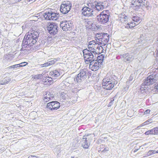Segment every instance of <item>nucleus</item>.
<instances>
[{
    "mask_svg": "<svg viewBox=\"0 0 158 158\" xmlns=\"http://www.w3.org/2000/svg\"><path fill=\"white\" fill-rule=\"evenodd\" d=\"M88 48L89 50L92 52L89 54L84 55L83 56L85 61H93L96 58L98 60L99 58V52L97 51V49L99 48V44L98 41L94 40H92L89 43Z\"/></svg>",
    "mask_w": 158,
    "mask_h": 158,
    "instance_id": "f257e3e1",
    "label": "nucleus"
},
{
    "mask_svg": "<svg viewBox=\"0 0 158 158\" xmlns=\"http://www.w3.org/2000/svg\"><path fill=\"white\" fill-rule=\"evenodd\" d=\"M39 34V31L35 29V27L31 28L24 37L23 39L24 45L26 46L28 44L32 45L35 44L38 39Z\"/></svg>",
    "mask_w": 158,
    "mask_h": 158,
    "instance_id": "f03ea898",
    "label": "nucleus"
},
{
    "mask_svg": "<svg viewBox=\"0 0 158 158\" xmlns=\"http://www.w3.org/2000/svg\"><path fill=\"white\" fill-rule=\"evenodd\" d=\"M156 75V73H153L149 76L147 78L143 81L138 91L139 94H144L148 91V86L153 84L158 79V78Z\"/></svg>",
    "mask_w": 158,
    "mask_h": 158,
    "instance_id": "7ed1b4c3",
    "label": "nucleus"
},
{
    "mask_svg": "<svg viewBox=\"0 0 158 158\" xmlns=\"http://www.w3.org/2000/svg\"><path fill=\"white\" fill-rule=\"evenodd\" d=\"M117 83V81L112 77H106L102 80V86L105 89L110 90L113 88L114 85H116Z\"/></svg>",
    "mask_w": 158,
    "mask_h": 158,
    "instance_id": "20e7f679",
    "label": "nucleus"
},
{
    "mask_svg": "<svg viewBox=\"0 0 158 158\" xmlns=\"http://www.w3.org/2000/svg\"><path fill=\"white\" fill-rule=\"evenodd\" d=\"M44 16L46 20H56L58 19L59 15L58 13H53L51 11L50 12H46Z\"/></svg>",
    "mask_w": 158,
    "mask_h": 158,
    "instance_id": "39448f33",
    "label": "nucleus"
},
{
    "mask_svg": "<svg viewBox=\"0 0 158 158\" xmlns=\"http://www.w3.org/2000/svg\"><path fill=\"white\" fill-rule=\"evenodd\" d=\"M60 106V103L57 101H54L47 104L46 108L48 110L53 111L58 109Z\"/></svg>",
    "mask_w": 158,
    "mask_h": 158,
    "instance_id": "423d86ee",
    "label": "nucleus"
},
{
    "mask_svg": "<svg viewBox=\"0 0 158 158\" xmlns=\"http://www.w3.org/2000/svg\"><path fill=\"white\" fill-rule=\"evenodd\" d=\"M145 2L146 0H133L131 2L132 5L134 6L133 8L135 11H139L141 9L140 4L145 5Z\"/></svg>",
    "mask_w": 158,
    "mask_h": 158,
    "instance_id": "0eeeda50",
    "label": "nucleus"
},
{
    "mask_svg": "<svg viewBox=\"0 0 158 158\" xmlns=\"http://www.w3.org/2000/svg\"><path fill=\"white\" fill-rule=\"evenodd\" d=\"M86 70L84 69L80 71V73L77 75L76 78H74V81L76 80L77 82L83 81L87 77Z\"/></svg>",
    "mask_w": 158,
    "mask_h": 158,
    "instance_id": "6e6552de",
    "label": "nucleus"
},
{
    "mask_svg": "<svg viewBox=\"0 0 158 158\" xmlns=\"http://www.w3.org/2000/svg\"><path fill=\"white\" fill-rule=\"evenodd\" d=\"M47 28V30L50 34H52L53 35H55L58 31V26L56 23H52L48 24Z\"/></svg>",
    "mask_w": 158,
    "mask_h": 158,
    "instance_id": "1a4fd4ad",
    "label": "nucleus"
},
{
    "mask_svg": "<svg viewBox=\"0 0 158 158\" xmlns=\"http://www.w3.org/2000/svg\"><path fill=\"white\" fill-rule=\"evenodd\" d=\"M72 24L71 23L67 21H62L60 22V26L64 31L70 30Z\"/></svg>",
    "mask_w": 158,
    "mask_h": 158,
    "instance_id": "9d476101",
    "label": "nucleus"
},
{
    "mask_svg": "<svg viewBox=\"0 0 158 158\" xmlns=\"http://www.w3.org/2000/svg\"><path fill=\"white\" fill-rule=\"evenodd\" d=\"M81 11L82 15L85 16H91L93 15L92 13L93 11V9L88 7H84L82 9Z\"/></svg>",
    "mask_w": 158,
    "mask_h": 158,
    "instance_id": "9b49d317",
    "label": "nucleus"
},
{
    "mask_svg": "<svg viewBox=\"0 0 158 158\" xmlns=\"http://www.w3.org/2000/svg\"><path fill=\"white\" fill-rule=\"evenodd\" d=\"M121 57L123 59L125 62L129 63L134 59V57L132 54L128 53H125L121 56Z\"/></svg>",
    "mask_w": 158,
    "mask_h": 158,
    "instance_id": "f8f14e48",
    "label": "nucleus"
},
{
    "mask_svg": "<svg viewBox=\"0 0 158 158\" xmlns=\"http://www.w3.org/2000/svg\"><path fill=\"white\" fill-rule=\"evenodd\" d=\"M109 16L106 14H104L103 11L99 14V23L104 24L108 22Z\"/></svg>",
    "mask_w": 158,
    "mask_h": 158,
    "instance_id": "ddd939ff",
    "label": "nucleus"
},
{
    "mask_svg": "<svg viewBox=\"0 0 158 158\" xmlns=\"http://www.w3.org/2000/svg\"><path fill=\"white\" fill-rule=\"evenodd\" d=\"M108 36V35L107 34L99 33V44H101L103 42H104V44L106 43L109 40Z\"/></svg>",
    "mask_w": 158,
    "mask_h": 158,
    "instance_id": "4468645a",
    "label": "nucleus"
},
{
    "mask_svg": "<svg viewBox=\"0 0 158 158\" xmlns=\"http://www.w3.org/2000/svg\"><path fill=\"white\" fill-rule=\"evenodd\" d=\"M88 134L84 135L81 141L82 146L85 149L88 148L89 145V144L87 142L88 140H87L88 139Z\"/></svg>",
    "mask_w": 158,
    "mask_h": 158,
    "instance_id": "2eb2a0df",
    "label": "nucleus"
},
{
    "mask_svg": "<svg viewBox=\"0 0 158 158\" xmlns=\"http://www.w3.org/2000/svg\"><path fill=\"white\" fill-rule=\"evenodd\" d=\"M91 63L94 64L91 67L92 70L94 71L98 70L99 69V59L98 58L97 60L96 58L94 60L92 61Z\"/></svg>",
    "mask_w": 158,
    "mask_h": 158,
    "instance_id": "dca6fc26",
    "label": "nucleus"
},
{
    "mask_svg": "<svg viewBox=\"0 0 158 158\" xmlns=\"http://www.w3.org/2000/svg\"><path fill=\"white\" fill-rule=\"evenodd\" d=\"M44 101L45 102H48L50 100H52L53 98V95L49 92H47L44 95Z\"/></svg>",
    "mask_w": 158,
    "mask_h": 158,
    "instance_id": "f3484780",
    "label": "nucleus"
},
{
    "mask_svg": "<svg viewBox=\"0 0 158 158\" xmlns=\"http://www.w3.org/2000/svg\"><path fill=\"white\" fill-rule=\"evenodd\" d=\"M52 60H50L43 64H41V66L42 67H47L49 65H51L54 64L57 61V60L56 59H52Z\"/></svg>",
    "mask_w": 158,
    "mask_h": 158,
    "instance_id": "a211bd4d",
    "label": "nucleus"
},
{
    "mask_svg": "<svg viewBox=\"0 0 158 158\" xmlns=\"http://www.w3.org/2000/svg\"><path fill=\"white\" fill-rule=\"evenodd\" d=\"M50 75H51L54 78H56L60 75V73L57 70H55L50 72Z\"/></svg>",
    "mask_w": 158,
    "mask_h": 158,
    "instance_id": "6ab92c4d",
    "label": "nucleus"
},
{
    "mask_svg": "<svg viewBox=\"0 0 158 158\" xmlns=\"http://www.w3.org/2000/svg\"><path fill=\"white\" fill-rule=\"evenodd\" d=\"M43 81L44 82H46L47 84L51 85L52 84V78L48 76H46L43 79Z\"/></svg>",
    "mask_w": 158,
    "mask_h": 158,
    "instance_id": "aec40b11",
    "label": "nucleus"
},
{
    "mask_svg": "<svg viewBox=\"0 0 158 158\" xmlns=\"http://www.w3.org/2000/svg\"><path fill=\"white\" fill-rule=\"evenodd\" d=\"M64 4H61L60 8V11L63 14H66L69 11L66 9V7H65V6Z\"/></svg>",
    "mask_w": 158,
    "mask_h": 158,
    "instance_id": "412c9836",
    "label": "nucleus"
},
{
    "mask_svg": "<svg viewBox=\"0 0 158 158\" xmlns=\"http://www.w3.org/2000/svg\"><path fill=\"white\" fill-rule=\"evenodd\" d=\"M135 26V23L134 22H130V23H128L126 25L125 27V28H132Z\"/></svg>",
    "mask_w": 158,
    "mask_h": 158,
    "instance_id": "4be33fe9",
    "label": "nucleus"
},
{
    "mask_svg": "<svg viewBox=\"0 0 158 158\" xmlns=\"http://www.w3.org/2000/svg\"><path fill=\"white\" fill-rule=\"evenodd\" d=\"M4 58L6 59L7 61H9L13 58V56L11 54H6L4 56Z\"/></svg>",
    "mask_w": 158,
    "mask_h": 158,
    "instance_id": "5701e85b",
    "label": "nucleus"
},
{
    "mask_svg": "<svg viewBox=\"0 0 158 158\" xmlns=\"http://www.w3.org/2000/svg\"><path fill=\"white\" fill-rule=\"evenodd\" d=\"M22 48L21 49V51H23L25 50L26 49H24V48H28L29 47H31L32 45L31 44H27L26 46L24 45V44L23 43V42L22 44Z\"/></svg>",
    "mask_w": 158,
    "mask_h": 158,
    "instance_id": "b1692460",
    "label": "nucleus"
},
{
    "mask_svg": "<svg viewBox=\"0 0 158 158\" xmlns=\"http://www.w3.org/2000/svg\"><path fill=\"white\" fill-rule=\"evenodd\" d=\"M127 115L129 117H131L133 114V110H129L127 111Z\"/></svg>",
    "mask_w": 158,
    "mask_h": 158,
    "instance_id": "393cba45",
    "label": "nucleus"
},
{
    "mask_svg": "<svg viewBox=\"0 0 158 158\" xmlns=\"http://www.w3.org/2000/svg\"><path fill=\"white\" fill-rule=\"evenodd\" d=\"M91 51H90V50H88L87 49L83 50V56L84 55H86V54H89V53H92Z\"/></svg>",
    "mask_w": 158,
    "mask_h": 158,
    "instance_id": "a878e982",
    "label": "nucleus"
},
{
    "mask_svg": "<svg viewBox=\"0 0 158 158\" xmlns=\"http://www.w3.org/2000/svg\"><path fill=\"white\" fill-rule=\"evenodd\" d=\"M153 129L149 130L145 133V134L146 135H153Z\"/></svg>",
    "mask_w": 158,
    "mask_h": 158,
    "instance_id": "bb28decb",
    "label": "nucleus"
},
{
    "mask_svg": "<svg viewBox=\"0 0 158 158\" xmlns=\"http://www.w3.org/2000/svg\"><path fill=\"white\" fill-rule=\"evenodd\" d=\"M36 0H24L23 1L22 3L24 5L27 4L28 3L30 2H35Z\"/></svg>",
    "mask_w": 158,
    "mask_h": 158,
    "instance_id": "cd10ccee",
    "label": "nucleus"
},
{
    "mask_svg": "<svg viewBox=\"0 0 158 158\" xmlns=\"http://www.w3.org/2000/svg\"><path fill=\"white\" fill-rule=\"evenodd\" d=\"M104 56L103 54H101L99 55V61H102L100 63L101 65L103 64L102 61L103 60L104 58Z\"/></svg>",
    "mask_w": 158,
    "mask_h": 158,
    "instance_id": "c85d7f7f",
    "label": "nucleus"
},
{
    "mask_svg": "<svg viewBox=\"0 0 158 158\" xmlns=\"http://www.w3.org/2000/svg\"><path fill=\"white\" fill-rule=\"evenodd\" d=\"M153 135H157L158 134V127H156L153 129Z\"/></svg>",
    "mask_w": 158,
    "mask_h": 158,
    "instance_id": "c756f323",
    "label": "nucleus"
},
{
    "mask_svg": "<svg viewBox=\"0 0 158 158\" xmlns=\"http://www.w3.org/2000/svg\"><path fill=\"white\" fill-rule=\"evenodd\" d=\"M60 96L64 99L65 100L67 97V95L65 93L62 92Z\"/></svg>",
    "mask_w": 158,
    "mask_h": 158,
    "instance_id": "7c9ffc66",
    "label": "nucleus"
},
{
    "mask_svg": "<svg viewBox=\"0 0 158 158\" xmlns=\"http://www.w3.org/2000/svg\"><path fill=\"white\" fill-rule=\"evenodd\" d=\"M10 81V79L9 78H5L3 79V81L4 84H5Z\"/></svg>",
    "mask_w": 158,
    "mask_h": 158,
    "instance_id": "2f4dec72",
    "label": "nucleus"
},
{
    "mask_svg": "<svg viewBox=\"0 0 158 158\" xmlns=\"http://www.w3.org/2000/svg\"><path fill=\"white\" fill-rule=\"evenodd\" d=\"M62 4H64V6H72L71 3L69 1L67 2H62Z\"/></svg>",
    "mask_w": 158,
    "mask_h": 158,
    "instance_id": "473e14b6",
    "label": "nucleus"
},
{
    "mask_svg": "<svg viewBox=\"0 0 158 158\" xmlns=\"http://www.w3.org/2000/svg\"><path fill=\"white\" fill-rule=\"evenodd\" d=\"M128 17L127 16V17H125V18L120 19L119 20L122 23H124L126 22L127 20Z\"/></svg>",
    "mask_w": 158,
    "mask_h": 158,
    "instance_id": "72a5a7b5",
    "label": "nucleus"
},
{
    "mask_svg": "<svg viewBox=\"0 0 158 158\" xmlns=\"http://www.w3.org/2000/svg\"><path fill=\"white\" fill-rule=\"evenodd\" d=\"M132 20L134 21L137 22L140 19L138 17L134 16L133 17Z\"/></svg>",
    "mask_w": 158,
    "mask_h": 158,
    "instance_id": "f704fd0d",
    "label": "nucleus"
},
{
    "mask_svg": "<svg viewBox=\"0 0 158 158\" xmlns=\"http://www.w3.org/2000/svg\"><path fill=\"white\" fill-rule=\"evenodd\" d=\"M114 101V99L113 98H111V99L110 102L109 103L108 105V106H110L113 103V102Z\"/></svg>",
    "mask_w": 158,
    "mask_h": 158,
    "instance_id": "c9c22d12",
    "label": "nucleus"
},
{
    "mask_svg": "<svg viewBox=\"0 0 158 158\" xmlns=\"http://www.w3.org/2000/svg\"><path fill=\"white\" fill-rule=\"evenodd\" d=\"M18 65H19L18 64H15L14 65H12V66L9 67L8 68L9 69H11V68L15 69V68H16L19 67V66Z\"/></svg>",
    "mask_w": 158,
    "mask_h": 158,
    "instance_id": "e433bc0d",
    "label": "nucleus"
},
{
    "mask_svg": "<svg viewBox=\"0 0 158 158\" xmlns=\"http://www.w3.org/2000/svg\"><path fill=\"white\" fill-rule=\"evenodd\" d=\"M27 64V63L26 62H23L19 64H18L19 67H22L25 66Z\"/></svg>",
    "mask_w": 158,
    "mask_h": 158,
    "instance_id": "4c0bfd02",
    "label": "nucleus"
},
{
    "mask_svg": "<svg viewBox=\"0 0 158 158\" xmlns=\"http://www.w3.org/2000/svg\"><path fill=\"white\" fill-rule=\"evenodd\" d=\"M152 122V120L151 119H149L144 123V125L148 124L149 123H151Z\"/></svg>",
    "mask_w": 158,
    "mask_h": 158,
    "instance_id": "58836bf2",
    "label": "nucleus"
},
{
    "mask_svg": "<svg viewBox=\"0 0 158 158\" xmlns=\"http://www.w3.org/2000/svg\"><path fill=\"white\" fill-rule=\"evenodd\" d=\"M125 17H127V16L124 14V13L120 14L119 15V17L120 19L125 18Z\"/></svg>",
    "mask_w": 158,
    "mask_h": 158,
    "instance_id": "ea45409f",
    "label": "nucleus"
},
{
    "mask_svg": "<svg viewBox=\"0 0 158 158\" xmlns=\"http://www.w3.org/2000/svg\"><path fill=\"white\" fill-rule=\"evenodd\" d=\"M94 89L96 90V91L98 92L99 90V87L98 86V84L95 83L94 86Z\"/></svg>",
    "mask_w": 158,
    "mask_h": 158,
    "instance_id": "a19ab883",
    "label": "nucleus"
},
{
    "mask_svg": "<svg viewBox=\"0 0 158 158\" xmlns=\"http://www.w3.org/2000/svg\"><path fill=\"white\" fill-rule=\"evenodd\" d=\"M135 77V75L134 74H131L130 76V77L129 78V81H132L134 77Z\"/></svg>",
    "mask_w": 158,
    "mask_h": 158,
    "instance_id": "79ce46f5",
    "label": "nucleus"
},
{
    "mask_svg": "<svg viewBox=\"0 0 158 158\" xmlns=\"http://www.w3.org/2000/svg\"><path fill=\"white\" fill-rule=\"evenodd\" d=\"M109 150V148L107 147H106V148H105L103 150H102L101 149H100L99 150V151H101L102 152H106V151H107Z\"/></svg>",
    "mask_w": 158,
    "mask_h": 158,
    "instance_id": "37998d69",
    "label": "nucleus"
},
{
    "mask_svg": "<svg viewBox=\"0 0 158 158\" xmlns=\"http://www.w3.org/2000/svg\"><path fill=\"white\" fill-rule=\"evenodd\" d=\"M65 6V7H66V9H67L69 11L70 10V9H71V6Z\"/></svg>",
    "mask_w": 158,
    "mask_h": 158,
    "instance_id": "c03bdc74",
    "label": "nucleus"
},
{
    "mask_svg": "<svg viewBox=\"0 0 158 158\" xmlns=\"http://www.w3.org/2000/svg\"><path fill=\"white\" fill-rule=\"evenodd\" d=\"M40 75H36L34 76V78L37 79H39L40 78Z\"/></svg>",
    "mask_w": 158,
    "mask_h": 158,
    "instance_id": "a18cd8bd",
    "label": "nucleus"
},
{
    "mask_svg": "<svg viewBox=\"0 0 158 158\" xmlns=\"http://www.w3.org/2000/svg\"><path fill=\"white\" fill-rule=\"evenodd\" d=\"M64 84L65 85V86H69V82L67 81H64Z\"/></svg>",
    "mask_w": 158,
    "mask_h": 158,
    "instance_id": "49530a36",
    "label": "nucleus"
},
{
    "mask_svg": "<svg viewBox=\"0 0 158 158\" xmlns=\"http://www.w3.org/2000/svg\"><path fill=\"white\" fill-rule=\"evenodd\" d=\"M150 110L149 109H148L147 110H146L145 111V112H144V114H148V113H149L150 112Z\"/></svg>",
    "mask_w": 158,
    "mask_h": 158,
    "instance_id": "de8ad7c7",
    "label": "nucleus"
},
{
    "mask_svg": "<svg viewBox=\"0 0 158 158\" xmlns=\"http://www.w3.org/2000/svg\"><path fill=\"white\" fill-rule=\"evenodd\" d=\"M149 152H152V153L154 154H155L156 153H157V151H156L155 150H151V151H149Z\"/></svg>",
    "mask_w": 158,
    "mask_h": 158,
    "instance_id": "09e8293b",
    "label": "nucleus"
},
{
    "mask_svg": "<svg viewBox=\"0 0 158 158\" xmlns=\"http://www.w3.org/2000/svg\"><path fill=\"white\" fill-rule=\"evenodd\" d=\"M155 89H156V90L157 92H158V84L155 86Z\"/></svg>",
    "mask_w": 158,
    "mask_h": 158,
    "instance_id": "8fccbe9b",
    "label": "nucleus"
},
{
    "mask_svg": "<svg viewBox=\"0 0 158 158\" xmlns=\"http://www.w3.org/2000/svg\"><path fill=\"white\" fill-rule=\"evenodd\" d=\"M28 158H38L35 156H29Z\"/></svg>",
    "mask_w": 158,
    "mask_h": 158,
    "instance_id": "3c124183",
    "label": "nucleus"
},
{
    "mask_svg": "<svg viewBox=\"0 0 158 158\" xmlns=\"http://www.w3.org/2000/svg\"><path fill=\"white\" fill-rule=\"evenodd\" d=\"M155 44L158 47V38L157 39V40L155 43Z\"/></svg>",
    "mask_w": 158,
    "mask_h": 158,
    "instance_id": "603ef678",
    "label": "nucleus"
},
{
    "mask_svg": "<svg viewBox=\"0 0 158 158\" xmlns=\"http://www.w3.org/2000/svg\"><path fill=\"white\" fill-rule=\"evenodd\" d=\"M129 86L127 85L126 87H125L124 89L125 91H126L128 89Z\"/></svg>",
    "mask_w": 158,
    "mask_h": 158,
    "instance_id": "864d4df0",
    "label": "nucleus"
},
{
    "mask_svg": "<svg viewBox=\"0 0 158 158\" xmlns=\"http://www.w3.org/2000/svg\"><path fill=\"white\" fill-rule=\"evenodd\" d=\"M3 81V80L2 81H0V85H2L5 84Z\"/></svg>",
    "mask_w": 158,
    "mask_h": 158,
    "instance_id": "5fc2aeb1",
    "label": "nucleus"
},
{
    "mask_svg": "<svg viewBox=\"0 0 158 158\" xmlns=\"http://www.w3.org/2000/svg\"><path fill=\"white\" fill-rule=\"evenodd\" d=\"M102 49H103L102 47V46H100V47H99V50H102V51L103 50Z\"/></svg>",
    "mask_w": 158,
    "mask_h": 158,
    "instance_id": "6e6d98bb",
    "label": "nucleus"
},
{
    "mask_svg": "<svg viewBox=\"0 0 158 158\" xmlns=\"http://www.w3.org/2000/svg\"><path fill=\"white\" fill-rule=\"evenodd\" d=\"M102 6H100V5H99V10H100L102 9Z\"/></svg>",
    "mask_w": 158,
    "mask_h": 158,
    "instance_id": "4d7b16f0",
    "label": "nucleus"
},
{
    "mask_svg": "<svg viewBox=\"0 0 158 158\" xmlns=\"http://www.w3.org/2000/svg\"><path fill=\"white\" fill-rule=\"evenodd\" d=\"M156 56L158 57V50H157V52L156 53Z\"/></svg>",
    "mask_w": 158,
    "mask_h": 158,
    "instance_id": "13d9d810",
    "label": "nucleus"
},
{
    "mask_svg": "<svg viewBox=\"0 0 158 158\" xmlns=\"http://www.w3.org/2000/svg\"><path fill=\"white\" fill-rule=\"evenodd\" d=\"M145 125H144V123H143L141 125V126H143Z\"/></svg>",
    "mask_w": 158,
    "mask_h": 158,
    "instance_id": "bf43d9fd",
    "label": "nucleus"
},
{
    "mask_svg": "<svg viewBox=\"0 0 158 158\" xmlns=\"http://www.w3.org/2000/svg\"><path fill=\"white\" fill-rule=\"evenodd\" d=\"M138 149H135L134 150V152H136L137 151Z\"/></svg>",
    "mask_w": 158,
    "mask_h": 158,
    "instance_id": "052dcab7",
    "label": "nucleus"
},
{
    "mask_svg": "<svg viewBox=\"0 0 158 158\" xmlns=\"http://www.w3.org/2000/svg\"><path fill=\"white\" fill-rule=\"evenodd\" d=\"M97 19L98 20H99V18H97Z\"/></svg>",
    "mask_w": 158,
    "mask_h": 158,
    "instance_id": "680f3d73",
    "label": "nucleus"
},
{
    "mask_svg": "<svg viewBox=\"0 0 158 158\" xmlns=\"http://www.w3.org/2000/svg\"><path fill=\"white\" fill-rule=\"evenodd\" d=\"M21 0H18V2H19L20 1H21Z\"/></svg>",
    "mask_w": 158,
    "mask_h": 158,
    "instance_id": "e2e57ef3",
    "label": "nucleus"
},
{
    "mask_svg": "<svg viewBox=\"0 0 158 158\" xmlns=\"http://www.w3.org/2000/svg\"><path fill=\"white\" fill-rule=\"evenodd\" d=\"M94 134V135H95V134H96V133H95H95Z\"/></svg>",
    "mask_w": 158,
    "mask_h": 158,
    "instance_id": "0e129e2a",
    "label": "nucleus"
},
{
    "mask_svg": "<svg viewBox=\"0 0 158 158\" xmlns=\"http://www.w3.org/2000/svg\"><path fill=\"white\" fill-rule=\"evenodd\" d=\"M157 153H158V150L157 151Z\"/></svg>",
    "mask_w": 158,
    "mask_h": 158,
    "instance_id": "69168bd1",
    "label": "nucleus"
},
{
    "mask_svg": "<svg viewBox=\"0 0 158 158\" xmlns=\"http://www.w3.org/2000/svg\"><path fill=\"white\" fill-rule=\"evenodd\" d=\"M98 75H99V74H98V75H97V76H98Z\"/></svg>",
    "mask_w": 158,
    "mask_h": 158,
    "instance_id": "338daca9",
    "label": "nucleus"
}]
</instances>
